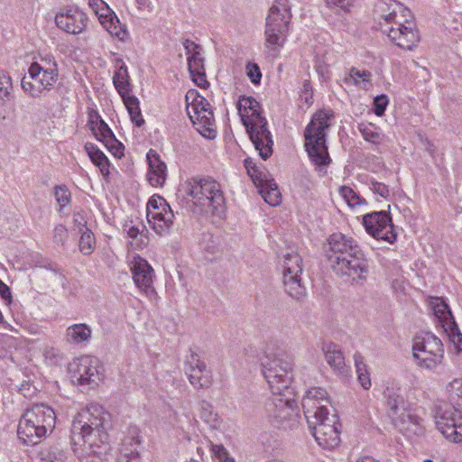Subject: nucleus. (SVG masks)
<instances>
[{
    "label": "nucleus",
    "mask_w": 462,
    "mask_h": 462,
    "mask_svg": "<svg viewBox=\"0 0 462 462\" xmlns=\"http://www.w3.org/2000/svg\"><path fill=\"white\" fill-rule=\"evenodd\" d=\"M111 416L97 404L82 409L74 417L71 424V442L74 452L81 462L91 454L100 456L103 445L108 442Z\"/></svg>",
    "instance_id": "nucleus-1"
},
{
    "label": "nucleus",
    "mask_w": 462,
    "mask_h": 462,
    "mask_svg": "<svg viewBox=\"0 0 462 462\" xmlns=\"http://www.w3.org/2000/svg\"><path fill=\"white\" fill-rule=\"evenodd\" d=\"M328 259L332 270L339 276L352 280L364 279L368 273L365 254L352 236L337 232L328 238Z\"/></svg>",
    "instance_id": "nucleus-2"
},
{
    "label": "nucleus",
    "mask_w": 462,
    "mask_h": 462,
    "mask_svg": "<svg viewBox=\"0 0 462 462\" xmlns=\"http://www.w3.org/2000/svg\"><path fill=\"white\" fill-rule=\"evenodd\" d=\"M178 195L192 202L200 214L222 217L225 198L220 184L210 178H191L180 185Z\"/></svg>",
    "instance_id": "nucleus-3"
},
{
    "label": "nucleus",
    "mask_w": 462,
    "mask_h": 462,
    "mask_svg": "<svg viewBox=\"0 0 462 462\" xmlns=\"http://www.w3.org/2000/svg\"><path fill=\"white\" fill-rule=\"evenodd\" d=\"M236 107L255 150L262 159L267 160L273 153V141L260 104L252 97H241Z\"/></svg>",
    "instance_id": "nucleus-4"
},
{
    "label": "nucleus",
    "mask_w": 462,
    "mask_h": 462,
    "mask_svg": "<svg viewBox=\"0 0 462 462\" xmlns=\"http://www.w3.org/2000/svg\"><path fill=\"white\" fill-rule=\"evenodd\" d=\"M56 414L52 408L43 403L35 404L22 415L17 434L25 445H36L51 432L55 426Z\"/></svg>",
    "instance_id": "nucleus-5"
},
{
    "label": "nucleus",
    "mask_w": 462,
    "mask_h": 462,
    "mask_svg": "<svg viewBox=\"0 0 462 462\" xmlns=\"http://www.w3.org/2000/svg\"><path fill=\"white\" fill-rule=\"evenodd\" d=\"M333 117L332 110H319L312 116L305 129V149L315 165L327 166L331 162L326 146L325 131L330 126L329 121Z\"/></svg>",
    "instance_id": "nucleus-6"
},
{
    "label": "nucleus",
    "mask_w": 462,
    "mask_h": 462,
    "mask_svg": "<svg viewBox=\"0 0 462 462\" xmlns=\"http://www.w3.org/2000/svg\"><path fill=\"white\" fill-rule=\"evenodd\" d=\"M291 19L288 0H276L270 7L265 19L264 46L278 53L287 42Z\"/></svg>",
    "instance_id": "nucleus-7"
},
{
    "label": "nucleus",
    "mask_w": 462,
    "mask_h": 462,
    "mask_svg": "<svg viewBox=\"0 0 462 462\" xmlns=\"http://www.w3.org/2000/svg\"><path fill=\"white\" fill-rule=\"evenodd\" d=\"M262 373L273 394L289 392L293 363L283 355H265L261 360Z\"/></svg>",
    "instance_id": "nucleus-8"
},
{
    "label": "nucleus",
    "mask_w": 462,
    "mask_h": 462,
    "mask_svg": "<svg viewBox=\"0 0 462 462\" xmlns=\"http://www.w3.org/2000/svg\"><path fill=\"white\" fill-rule=\"evenodd\" d=\"M185 100L187 114L198 132L213 139L216 136L215 119L208 100L196 89H189Z\"/></svg>",
    "instance_id": "nucleus-9"
},
{
    "label": "nucleus",
    "mask_w": 462,
    "mask_h": 462,
    "mask_svg": "<svg viewBox=\"0 0 462 462\" xmlns=\"http://www.w3.org/2000/svg\"><path fill=\"white\" fill-rule=\"evenodd\" d=\"M444 346L439 338L431 333L416 337L412 343V356L417 366L436 371L444 362Z\"/></svg>",
    "instance_id": "nucleus-10"
},
{
    "label": "nucleus",
    "mask_w": 462,
    "mask_h": 462,
    "mask_svg": "<svg viewBox=\"0 0 462 462\" xmlns=\"http://www.w3.org/2000/svg\"><path fill=\"white\" fill-rule=\"evenodd\" d=\"M302 270V259L298 253L291 252L283 256V285L286 292L296 300L305 295L300 279Z\"/></svg>",
    "instance_id": "nucleus-11"
},
{
    "label": "nucleus",
    "mask_w": 462,
    "mask_h": 462,
    "mask_svg": "<svg viewBox=\"0 0 462 462\" xmlns=\"http://www.w3.org/2000/svg\"><path fill=\"white\" fill-rule=\"evenodd\" d=\"M435 423L447 439L455 443L462 441V415L456 407H439L435 415Z\"/></svg>",
    "instance_id": "nucleus-12"
},
{
    "label": "nucleus",
    "mask_w": 462,
    "mask_h": 462,
    "mask_svg": "<svg viewBox=\"0 0 462 462\" xmlns=\"http://www.w3.org/2000/svg\"><path fill=\"white\" fill-rule=\"evenodd\" d=\"M269 421L278 428L290 427V420L294 412V401L287 397L285 393L273 394L264 404Z\"/></svg>",
    "instance_id": "nucleus-13"
},
{
    "label": "nucleus",
    "mask_w": 462,
    "mask_h": 462,
    "mask_svg": "<svg viewBox=\"0 0 462 462\" xmlns=\"http://www.w3.org/2000/svg\"><path fill=\"white\" fill-rule=\"evenodd\" d=\"M69 372L72 381L79 385L93 388L102 380L98 360L94 356H84L74 360L69 365Z\"/></svg>",
    "instance_id": "nucleus-14"
},
{
    "label": "nucleus",
    "mask_w": 462,
    "mask_h": 462,
    "mask_svg": "<svg viewBox=\"0 0 462 462\" xmlns=\"http://www.w3.org/2000/svg\"><path fill=\"white\" fill-rule=\"evenodd\" d=\"M363 225L366 232L378 240L393 244L397 238L392 217L386 211H374L364 215Z\"/></svg>",
    "instance_id": "nucleus-15"
},
{
    "label": "nucleus",
    "mask_w": 462,
    "mask_h": 462,
    "mask_svg": "<svg viewBox=\"0 0 462 462\" xmlns=\"http://www.w3.org/2000/svg\"><path fill=\"white\" fill-rule=\"evenodd\" d=\"M328 393L324 388L311 387L306 391L301 405L309 427H312L314 420L328 415Z\"/></svg>",
    "instance_id": "nucleus-16"
},
{
    "label": "nucleus",
    "mask_w": 462,
    "mask_h": 462,
    "mask_svg": "<svg viewBox=\"0 0 462 462\" xmlns=\"http://www.w3.org/2000/svg\"><path fill=\"white\" fill-rule=\"evenodd\" d=\"M184 372L190 384L196 388L208 389L212 384V373L199 354L190 350L184 362Z\"/></svg>",
    "instance_id": "nucleus-17"
},
{
    "label": "nucleus",
    "mask_w": 462,
    "mask_h": 462,
    "mask_svg": "<svg viewBox=\"0 0 462 462\" xmlns=\"http://www.w3.org/2000/svg\"><path fill=\"white\" fill-rule=\"evenodd\" d=\"M337 420V417L333 414L312 422V427L310 428L312 430V434L319 446L331 449L339 445L340 432L336 425Z\"/></svg>",
    "instance_id": "nucleus-18"
},
{
    "label": "nucleus",
    "mask_w": 462,
    "mask_h": 462,
    "mask_svg": "<svg viewBox=\"0 0 462 462\" xmlns=\"http://www.w3.org/2000/svg\"><path fill=\"white\" fill-rule=\"evenodd\" d=\"M86 14L75 7H65L55 16V23L59 29L70 33L79 34L87 27Z\"/></svg>",
    "instance_id": "nucleus-19"
},
{
    "label": "nucleus",
    "mask_w": 462,
    "mask_h": 462,
    "mask_svg": "<svg viewBox=\"0 0 462 462\" xmlns=\"http://www.w3.org/2000/svg\"><path fill=\"white\" fill-rule=\"evenodd\" d=\"M382 32L386 34L396 46L405 50H411L420 42V33L415 22L408 23L403 28L386 26Z\"/></svg>",
    "instance_id": "nucleus-20"
},
{
    "label": "nucleus",
    "mask_w": 462,
    "mask_h": 462,
    "mask_svg": "<svg viewBox=\"0 0 462 462\" xmlns=\"http://www.w3.org/2000/svg\"><path fill=\"white\" fill-rule=\"evenodd\" d=\"M131 272L135 285L140 291L150 293L154 291V271L150 263L143 257L136 255L131 261Z\"/></svg>",
    "instance_id": "nucleus-21"
},
{
    "label": "nucleus",
    "mask_w": 462,
    "mask_h": 462,
    "mask_svg": "<svg viewBox=\"0 0 462 462\" xmlns=\"http://www.w3.org/2000/svg\"><path fill=\"white\" fill-rule=\"evenodd\" d=\"M405 12L406 6L396 0H379L374 5V15L383 32L397 14Z\"/></svg>",
    "instance_id": "nucleus-22"
},
{
    "label": "nucleus",
    "mask_w": 462,
    "mask_h": 462,
    "mask_svg": "<svg viewBox=\"0 0 462 462\" xmlns=\"http://www.w3.org/2000/svg\"><path fill=\"white\" fill-rule=\"evenodd\" d=\"M161 209H149L147 213V220L152 226V228L159 235L166 234L173 224L174 215L166 201L159 197Z\"/></svg>",
    "instance_id": "nucleus-23"
},
{
    "label": "nucleus",
    "mask_w": 462,
    "mask_h": 462,
    "mask_svg": "<svg viewBox=\"0 0 462 462\" xmlns=\"http://www.w3.org/2000/svg\"><path fill=\"white\" fill-rule=\"evenodd\" d=\"M149 164L147 180L153 187H162L167 177V166L156 151L150 149L146 154Z\"/></svg>",
    "instance_id": "nucleus-24"
},
{
    "label": "nucleus",
    "mask_w": 462,
    "mask_h": 462,
    "mask_svg": "<svg viewBox=\"0 0 462 462\" xmlns=\"http://www.w3.org/2000/svg\"><path fill=\"white\" fill-rule=\"evenodd\" d=\"M393 423L402 430L413 431L415 434H421L423 431V419L415 409L407 406L398 416L393 420Z\"/></svg>",
    "instance_id": "nucleus-25"
},
{
    "label": "nucleus",
    "mask_w": 462,
    "mask_h": 462,
    "mask_svg": "<svg viewBox=\"0 0 462 462\" xmlns=\"http://www.w3.org/2000/svg\"><path fill=\"white\" fill-rule=\"evenodd\" d=\"M116 70L113 76V84L120 97H125L132 91L130 76L126 65L121 59L116 60Z\"/></svg>",
    "instance_id": "nucleus-26"
},
{
    "label": "nucleus",
    "mask_w": 462,
    "mask_h": 462,
    "mask_svg": "<svg viewBox=\"0 0 462 462\" xmlns=\"http://www.w3.org/2000/svg\"><path fill=\"white\" fill-rule=\"evenodd\" d=\"M324 354L327 363L339 374L346 373L345 357L339 346L336 344H328L324 348Z\"/></svg>",
    "instance_id": "nucleus-27"
},
{
    "label": "nucleus",
    "mask_w": 462,
    "mask_h": 462,
    "mask_svg": "<svg viewBox=\"0 0 462 462\" xmlns=\"http://www.w3.org/2000/svg\"><path fill=\"white\" fill-rule=\"evenodd\" d=\"M132 223L125 226V231L130 239L131 246L134 249H142L149 243L148 231L143 224L133 225Z\"/></svg>",
    "instance_id": "nucleus-28"
},
{
    "label": "nucleus",
    "mask_w": 462,
    "mask_h": 462,
    "mask_svg": "<svg viewBox=\"0 0 462 462\" xmlns=\"http://www.w3.org/2000/svg\"><path fill=\"white\" fill-rule=\"evenodd\" d=\"M141 444L138 435L126 437L122 444L117 462H141L137 447Z\"/></svg>",
    "instance_id": "nucleus-29"
},
{
    "label": "nucleus",
    "mask_w": 462,
    "mask_h": 462,
    "mask_svg": "<svg viewBox=\"0 0 462 462\" xmlns=\"http://www.w3.org/2000/svg\"><path fill=\"white\" fill-rule=\"evenodd\" d=\"M41 82L42 80L39 79V72L33 71L29 68L28 76H24L22 79L21 86L23 91L32 97H39L44 91H48V88H44Z\"/></svg>",
    "instance_id": "nucleus-30"
},
{
    "label": "nucleus",
    "mask_w": 462,
    "mask_h": 462,
    "mask_svg": "<svg viewBox=\"0 0 462 462\" xmlns=\"http://www.w3.org/2000/svg\"><path fill=\"white\" fill-rule=\"evenodd\" d=\"M199 416L210 429H220L223 420L215 411L214 406L208 401L199 403Z\"/></svg>",
    "instance_id": "nucleus-31"
},
{
    "label": "nucleus",
    "mask_w": 462,
    "mask_h": 462,
    "mask_svg": "<svg viewBox=\"0 0 462 462\" xmlns=\"http://www.w3.org/2000/svg\"><path fill=\"white\" fill-rule=\"evenodd\" d=\"M92 330L87 324L79 323L69 326L66 329L65 337L69 344H81L88 342Z\"/></svg>",
    "instance_id": "nucleus-32"
},
{
    "label": "nucleus",
    "mask_w": 462,
    "mask_h": 462,
    "mask_svg": "<svg viewBox=\"0 0 462 462\" xmlns=\"http://www.w3.org/2000/svg\"><path fill=\"white\" fill-rule=\"evenodd\" d=\"M85 150L91 162L99 168L104 176L109 175L110 163L105 153L93 143H86Z\"/></svg>",
    "instance_id": "nucleus-33"
},
{
    "label": "nucleus",
    "mask_w": 462,
    "mask_h": 462,
    "mask_svg": "<svg viewBox=\"0 0 462 462\" xmlns=\"http://www.w3.org/2000/svg\"><path fill=\"white\" fill-rule=\"evenodd\" d=\"M122 99L128 111L131 121L137 127H141L144 124V119L141 113L139 99L135 96L130 95V93L126 94Z\"/></svg>",
    "instance_id": "nucleus-34"
},
{
    "label": "nucleus",
    "mask_w": 462,
    "mask_h": 462,
    "mask_svg": "<svg viewBox=\"0 0 462 462\" xmlns=\"http://www.w3.org/2000/svg\"><path fill=\"white\" fill-rule=\"evenodd\" d=\"M386 403L389 415L392 420H393L394 417L398 416L407 406H409V403L404 400V398L397 393H388Z\"/></svg>",
    "instance_id": "nucleus-35"
},
{
    "label": "nucleus",
    "mask_w": 462,
    "mask_h": 462,
    "mask_svg": "<svg viewBox=\"0 0 462 462\" xmlns=\"http://www.w3.org/2000/svg\"><path fill=\"white\" fill-rule=\"evenodd\" d=\"M102 25L106 31L120 40H124L127 34L125 29H124L118 20V18L112 13L106 19L101 20Z\"/></svg>",
    "instance_id": "nucleus-36"
},
{
    "label": "nucleus",
    "mask_w": 462,
    "mask_h": 462,
    "mask_svg": "<svg viewBox=\"0 0 462 462\" xmlns=\"http://www.w3.org/2000/svg\"><path fill=\"white\" fill-rule=\"evenodd\" d=\"M354 359L358 381L364 389L368 390L371 387V380L364 357L361 354L356 353Z\"/></svg>",
    "instance_id": "nucleus-37"
},
{
    "label": "nucleus",
    "mask_w": 462,
    "mask_h": 462,
    "mask_svg": "<svg viewBox=\"0 0 462 462\" xmlns=\"http://www.w3.org/2000/svg\"><path fill=\"white\" fill-rule=\"evenodd\" d=\"M450 406L462 405V378H456L446 387Z\"/></svg>",
    "instance_id": "nucleus-38"
},
{
    "label": "nucleus",
    "mask_w": 462,
    "mask_h": 462,
    "mask_svg": "<svg viewBox=\"0 0 462 462\" xmlns=\"http://www.w3.org/2000/svg\"><path fill=\"white\" fill-rule=\"evenodd\" d=\"M96 239L94 234L90 229L86 228L84 231L81 232L79 243V251L82 254L88 255L94 251Z\"/></svg>",
    "instance_id": "nucleus-39"
},
{
    "label": "nucleus",
    "mask_w": 462,
    "mask_h": 462,
    "mask_svg": "<svg viewBox=\"0 0 462 462\" xmlns=\"http://www.w3.org/2000/svg\"><path fill=\"white\" fill-rule=\"evenodd\" d=\"M13 83L11 77L5 71H0V105L5 104L11 97Z\"/></svg>",
    "instance_id": "nucleus-40"
},
{
    "label": "nucleus",
    "mask_w": 462,
    "mask_h": 462,
    "mask_svg": "<svg viewBox=\"0 0 462 462\" xmlns=\"http://www.w3.org/2000/svg\"><path fill=\"white\" fill-rule=\"evenodd\" d=\"M371 72L368 70H360L356 68H352L349 70L348 76L345 77L344 82L346 84L358 85L360 82L366 83L370 81Z\"/></svg>",
    "instance_id": "nucleus-41"
},
{
    "label": "nucleus",
    "mask_w": 462,
    "mask_h": 462,
    "mask_svg": "<svg viewBox=\"0 0 462 462\" xmlns=\"http://www.w3.org/2000/svg\"><path fill=\"white\" fill-rule=\"evenodd\" d=\"M339 193L347 205L351 208L365 204V200L362 199L352 188L342 186L339 189Z\"/></svg>",
    "instance_id": "nucleus-42"
},
{
    "label": "nucleus",
    "mask_w": 462,
    "mask_h": 462,
    "mask_svg": "<svg viewBox=\"0 0 462 462\" xmlns=\"http://www.w3.org/2000/svg\"><path fill=\"white\" fill-rule=\"evenodd\" d=\"M30 69L39 73L41 70H52L58 72V65L51 55L42 57L38 61L32 63Z\"/></svg>",
    "instance_id": "nucleus-43"
},
{
    "label": "nucleus",
    "mask_w": 462,
    "mask_h": 462,
    "mask_svg": "<svg viewBox=\"0 0 462 462\" xmlns=\"http://www.w3.org/2000/svg\"><path fill=\"white\" fill-rule=\"evenodd\" d=\"M262 187L261 194L266 203L271 206H277L281 203V192L276 184Z\"/></svg>",
    "instance_id": "nucleus-44"
},
{
    "label": "nucleus",
    "mask_w": 462,
    "mask_h": 462,
    "mask_svg": "<svg viewBox=\"0 0 462 462\" xmlns=\"http://www.w3.org/2000/svg\"><path fill=\"white\" fill-rule=\"evenodd\" d=\"M91 131L96 138L102 143L115 135L104 120L96 121V125L92 126Z\"/></svg>",
    "instance_id": "nucleus-45"
},
{
    "label": "nucleus",
    "mask_w": 462,
    "mask_h": 462,
    "mask_svg": "<svg viewBox=\"0 0 462 462\" xmlns=\"http://www.w3.org/2000/svg\"><path fill=\"white\" fill-rule=\"evenodd\" d=\"M70 456L57 448H51L42 457V462H71Z\"/></svg>",
    "instance_id": "nucleus-46"
},
{
    "label": "nucleus",
    "mask_w": 462,
    "mask_h": 462,
    "mask_svg": "<svg viewBox=\"0 0 462 462\" xmlns=\"http://www.w3.org/2000/svg\"><path fill=\"white\" fill-rule=\"evenodd\" d=\"M89 7L98 16L99 21L106 19L112 11L103 0H88Z\"/></svg>",
    "instance_id": "nucleus-47"
},
{
    "label": "nucleus",
    "mask_w": 462,
    "mask_h": 462,
    "mask_svg": "<svg viewBox=\"0 0 462 462\" xmlns=\"http://www.w3.org/2000/svg\"><path fill=\"white\" fill-rule=\"evenodd\" d=\"M359 130L365 141L374 144H377L381 142V134L375 130L373 125H360Z\"/></svg>",
    "instance_id": "nucleus-48"
},
{
    "label": "nucleus",
    "mask_w": 462,
    "mask_h": 462,
    "mask_svg": "<svg viewBox=\"0 0 462 462\" xmlns=\"http://www.w3.org/2000/svg\"><path fill=\"white\" fill-rule=\"evenodd\" d=\"M356 0H325L326 5L336 13H349Z\"/></svg>",
    "instance_id": "nucleus-49"
},
{
    "label": "nucleus",
    "mask_w": 462,
    "mask_h": 462,
    "mask_svg": "<svg viewBox=\"0 0 462 462\" xmlns=\"http://www.w3.org/2000/svg\"><path fill=\"white\" fill-rule=\"evenodd\" d=\"M410 22H414V19L411 10L406 7V12L397 14V15L389 23V26L403 28L406 27Z\"/></svg>",
    "instance_id": "nucleus-50"
},
{
    "label": "nucleus",
    "mask_w": 462,
    "mask_h": 462,
    "mask_svg": "<svg viewBox=\"0 0 462 462\" xmlns=\"http://www.w3.org/2000/svg\"><path fill=\"white\" fill-rule=\"evenodd\" d=\"M54 196L60 205V210L70 202V192L64 185L55 186Z\"/></svg>",
    "instance_id": "nucleus-51"
},
{
    "label": "nucleus",
    "mask_w": 462,
    "mask_h": 462,
    "mask_svg": "<svg viewBox=\"0 0 462 462\" xmlns=\"http://www.w3.org/2000/svg\"><path fill=\"white\" fill-rule=\"evenodd\" d=\"M103 143L115 157L121 158L124 155L125 147L115 135L103 142Z\"/></svg>",
    "instance_id": "nucleus-52"
},
{
    "label": "nucleus",
    "mask_w": 462,
    "mask_h": 462,
    "mask_svg": "<svg viewBox=\"0 0 462 462\" xmlns=\"http://www.w3.org/2000/svg\"><path fill=\"white\" fill-rule=\"evenodd\" d=\"M58 72L52 70H41L39 73L41 84L47 88L48 91L51 90L58 80Z\"/></svg>",
    "instance_id": "nucleus-53"
},
{
    "label": "nucleus",
    "mask_w": 462,
    "mask_h": 462,
    "mask_svg": "<svg viewBox=\"0 0 462 462\" xmlns=\"http://www.w3.org/2000/svg\"><path fill=\"white\" fill-rule=\"evenodd\" d=\"M448 327L446 330H449V337H451L452 342L456 345V348L457 351L462 350V334L460 333L457 325L453 320L450 323H448Z\"/></svg>",
    "instance_id": "nucleus-54"
},
{
    "label": "nucleus",
    "mask_w": 462,
    "mask_h": 462,
    "mask_svg": "<svg viewBox=\"0 0 462 462\" xmlns=\"http://www.w3.org/2000/svg\"><path fill=\"white\" fill-rule=\"evenodd\" d=\"M188 67L192 77H195L196 72L205 70L204 59L201 57V54H199L197 56H189Z\"/></svg>",
    "instance_id": "nucleus-55"
},
{
    "label": "nucleus",
    "mask_w": 462,
    "mask_h": 462,
    "mask_svg": "<svg viewBox=\"0 0 462 462\" xmlns=\"http://www.w3.org/2000/svg\"><path fill=\"white\" fill-rule=\"evenodd\" d=\"M369 189L376 195H379L381 198L387 199L390 197L391 191L389 187L383 182L371 180L369 184Z\"/></svg>",
    "instance_id": "nucleus-56"
},
{
    "label": "nucleus",
    "mask_w": 462,
    "mask_h": 462,
    "mask_svg": "<svg viewBox=\"0 0 462 462\" xmlns=\"http://www.w3.org/2000/svg\"><path fill=\"white\" fill-rule=\"evenodd\" d=\"M433 310L435 315L438 316L439 319L446 320L448 319H453L448 304L443 300H440L439 302L436 303Z\"/></svg>",
    "instance_id": "nucleus-57"
},
{
    "label": "nucleus",
    "mask_w": 462,
    "mask_h": 462,
    "mask_svg": "<svg viewBox=\"0 0 462 462\" xmlns=\"http://www.w3.org/2000/svg\"><path fill=\"white\" fill-rule=\"evenodd\" d=\"M389 100L387 96L381 95L374 100V112L376 116H381L384 114L386 106H388Z\"/></svg>",
    "instance_id": "nucleus-58"
},
{
    "label": "nucleus",
    "mask_w": 462,
    "mask_h": 462,
    "mask_svg": "<svg viewBox=\"0 0 462 462\" xmlns=\"http://www.w3.org/2000/svg\"><path fill=\"white\" fill-rule=\"evenodd\" d=\"M246 74L254 84H258L262 79L260 68L255 63H248L246 66Z\"/></svg>",
    "instance_id": "nucleus-59"
},
{
    "label": "nucleus",
    "mask_w": 462,
    "mask_h": 462,
    "mask_svg": "<svg viewBox=\"0 0 462 462\" xmlns=\"http://www.w3.org/2000/svg\"><path fill=\"white\" fill-rule=\"evenodd\" d=\"M182 45L186 51V55L189 56H197L201 54L202 48L200 45L195 43L193 41L185 39L182 42Z\"/></svg>",
    "instance_id": "nucleus-60"
},
{
    "label": "nucleus",
    "mask_w": 462,
    "mask_h": 462,
    "mask_svg": "<svg viewBox=\"0 0 462 462\" xmlns=\"http://www.w3.org/2000/svg\"><path fill=\"white\" fill-rule=\"evenodd\" d=\"M69 236L68 229L63 225H58L54 228L53 239L57 244L64 245Z\"/></svg>",
    "instance_id": "nucleus-61"
},
{
    "label": "nucleus",
    "mask_w": 462,
    "mask_h": 462,
    "mask_svg": "<svg viewBox=\"0 0 462 462\" xmlns=\"http://www.w3.org/2000/svg\"><path fill=\"white\" fill-rule=\"evenodd\" d=\"M200 246L207 251L213 252L216 247L214 237L210 233L203 234V237L200 241Z\"/></svg>",
    "instance_id": "nucleus-62"
},
{
    "label": "nucleus",
    "mask_w": 462,
    "mask_h": 462,
    "mask_svg": "<svg viewBox=\"0 0 462 462\" xmlns=\"http://www.w3.org/2000/svg\"><path fill=\"white\" fill-rule=\"evenodd\" d=\"M43 356L46 359H49L50 361L55 363L60 357V352L59 349L53 346H47L43 348Z\"/></svg>",
    "instance_id": "nucleus-63"
},
{
    "label": "nucleus",
    "mask_w": 462,
    "mask_h": 462,
    "mask_svg": "<svg viewBox=\"0 0 462 462\" xmlns=\"http://www.w3.org/2000/svg\"><path fill=\"white\" fill-rule=\"evenodd\" d=\"M245 166L247 170L248 174L251 176L252 179L258 180V169L255 165V163L250 159L247 158L245 160Z\"/></svg>",
    "instance_id": "nucleus-64"
}]
</instances>
